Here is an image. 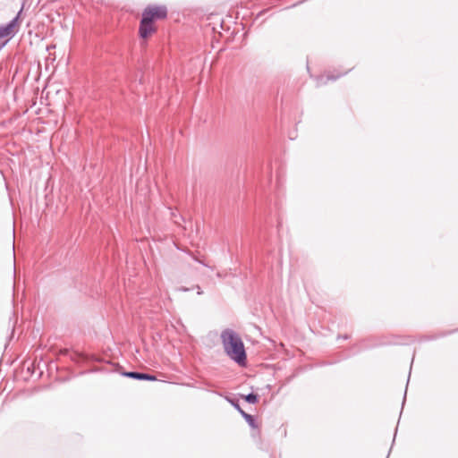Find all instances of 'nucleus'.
<instances>
[{
  "label": "nucleus",
  "mask_w": 458,
  "mask_h": 458,
  "mask_svg": "<svg viewBox=\"0 0 458 458\" xmlns=\"http://www.w3.org/2000/svg\"><path fill=\"white\" fill-rule=\"evenodd\" d=\"M198 289H199V290H198V294H202V291H200L199 286H198Z\"/></svg>",
  "instance_id": "nucleus-8"
},
{
  "label": "nucleus",
  "mask_w": 458,
  "mask_h": 458,
  "mask_svg": "<svg viewBox=\"0 0 458 458\" xmlns=\"http://www.w3.org/2000/svg\"><path fill=\"white\" fill-rule=\"evenodd\" d=\"M156 29L153 25V21H149L148 17L142 16L139 33L142 38H147L149 35L155 32Z\"/></svg>",
  "instance_id": "nucleus-4"
},
{
  "label": "nucleus",
  "mask_w": 458,
  "mask_h": 458,
  "mask_svg": "<svg viewBox=\"0 0 458 458\" xmlns=\"http://www.w3.org/2000/svg\"><path fill=\"white\" fill-rule=\"evenodd\" d=\"M221 339L226 354L238 364H244L246 353L239 335L232 329H225L221 334Z\"/></svg>",
  "instance_id": "nucleus-1"
},
{
  "label": "nucleus",
  "mask_w": 458,
  "mask_h": 458,
  "mask_svg": "<svg viewBox=\"0 0 458 458\" xmlns=\"http://www.w3.org/2000/svg\"><path fill=\"white\" fill-rule=\"evenodd\" d=\"M242 397L244 398V400L246 402H248L249 403H256L258 401H259V397L257 394H249L247 395H242Z\"/></svg>",
  "instance_id": "nucleus-7"
},
{
  "label": "nucleus",
  "mask_w": 458,
  "mask_h": 458,
  "mask_svg": "<svg viewBox=\"0 0 458 458\" xmlns=\"http://www.w3.org/2000/svg\"><path fill=\"white\" fill-rule=\"evenodd\" d=\"M167 10L165 6H148L144 10L142 16L148 17L149 21H154L165 18Z\"/></svg>",
  "instance_id": "nucleus-3"
},
{
  "label": "nucleus",
  "mask_w": 458,
  "mask_h": 458,
  "mask_svg": "<svg viewBox=\"0 0 458 458\" xmlns=\"http://www.w3.org/2000/svg\"><path fill=\"white\" fill-rule=\"evenodd\" d=\"M123 375L125 377L140 380L155 381L157 379L156 377L153 375L140 372H126Z\"/></svg>",
  "instance_id": "nucleus-5"
},
{
  "label": "nucleus",
  "mask_w": 458,
  "mask_h": 458,
  "mask_svg": "<svg viewBox=\"0 0 458 458\" xmlns=\"http://www.w3.org/2000/svg\"><path fill=\"white\" fill-rule=\"evenodd\" d=\"M181 290H182V291H184V292L188 291V289H187V288H184V287L181 288Z\"/></svg>",
  "instance_id": "nucleus-9"
},
{
  "label": "nucleus",
  "mask_w": 458,
  "mask_h": 458,
  "mask_svg": "<svg viewBox=\"0 0 458 458\" xmlns=\"http://www.w3.org/2000/svg\"><path fill=\"white\" fill-rule=\"evenodd\" d=\"M19 29V13L10 22L5 25H0V39L7 38H12Z\"/></svg>",
  "instance_id": "nucleus-2"
},
{
  "label": "nucleus",
  "mask_w": 458,
  "mask_h": 458,
  "mask_svg": "<svg viewBox=\"0 0 458 458\" xmlns=\"http://www.w3.org/2000/svg\"><path fill=\"white\" fill-rule=\"evenodd\" d=\"M233 405L251 428H257L256 420L252 415L246 413L238 403H233Z\"/></svg>",
  "instance_id": "nucleus-6"
}]
</instances>
